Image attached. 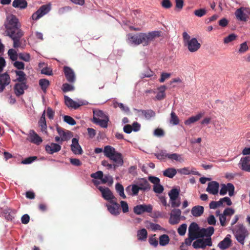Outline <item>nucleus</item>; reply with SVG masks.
<instances>
[{
    "label": "nucleus",
    "mask_w": 250,
    "mask_h": 250,
    "mask_svg": "<svg viewBox=\"0 0 250 250\" xmlns=\"http://www.w3.org/2000/svg\"><path fill=\"white\" fill-rule=\"evenodd\" d=\"M64 100L65 104L69 107H71L76 109L80 106V104L66 96H64Z\"/></svg>",
    "instance_id": "obj_27"
},
{
    "label": "nucleus",
    "mask_w": 250,
    "mask_h": 250,
    "mask_svg": "<svg viewBox=\"0 0 250 250\" xmlns=\"http://www.w3.org/2000/svg\"><path fill=\"white\" fill-rule=\"evenodd\" d=\"M109 118L101 119L98 120L96 118H93V122L101 127L103 128H106L108 126V122H109Z\"/></svg>",
    "instance_id": "obj_32"
},
{
    "label": "nucleus",
    "mask_w": 250,
    "mask_h": 250,
    "mask_svg": "<svg viewBox=\"0 0 250 250\" xmlns=\"http://www.w3.org/2000/svg\"><path fill=\"white\" fill-rule=\"evenodd\" d=\"M200 229L197 223H191L188 227V235H190L196 238H199L200 236Z\"/></svg>",
    "instance_id": "obj_13"
},
{
    "label": "nucleus",
    "mask_w": 250,
    "mask_h": 250,
    "mask_svg": "<svg viewBox=\"0 0 250 250\" xmlns=\"http://www.w3.org/2000/svg\"><path fill=\"white\" fill-rule=\"evenodd\" d=\"M137 184L140 188V190L148 191L151 188V186L147 180L145 178L139 179Z\"/></svg>",
    "instance_id": "obj_22"
},
{
    "label": "nucleus",
    "mask_w": 250,
    "mask_h": 250,
    "mask_svg": "<svg viewBox=\"0 0 250 250\" xmlns=\"http://www.w3.org/2000/svg\"><path fill=\"white\" fill-rule=\"evenodd\" d=\"M203 114L201 113L198 114L195 116H192L187 120L185 121L184 124L187 125H189L196 122L198 121L203 116Z\"/></svg>",
    "instance_id": "obj_31"
},
{
    "label": "nucleus",
    "mask_w": 250,
    "mask_h": 250,
    "mask_svg": "<svg viewBox=\"0 0 250 250\" xmlns=\"http://www.w3.org/2000/svg\"><path fill=\"white\" fill-rule=\"evenodd\" d=\"M50 10V7L48 5H43L35 12L32 16L33 20L37 21L46 14Z\"/></svg>",
    "instance_id": "obj_7"
},
{
    "label": "nucleus",
    "mask_w": 250,
    "mask_h": 250,
    "mask_svg": "<svg viewBox=\"0 0 250 250\" xmlns=\"http://www.w3.org/2000/svg\"><path fill=\"white\" fill-rule=\"evenodd\" d=\"M138 112H140L141 114L144 115L145 118L147 120H149L152 117H154L155 116V112L151 110V109H148V110H137Z\"/></svg>",
    "instance_id": "obj_29"
},
{
    "label": "nucleus",
    "mask_w": 250,
    "mask_h": 250,
    "mask_svg": "<svg viewBox=\"0 0 250 250\" xmlns=\"http://www.w3.org/2000/svg\"><path fill=\"white\" fill-rule=\"evenodd\" d=\"M121 207L124 213L128 212V206L126 202L121 201L120 202Z\"/></svg>",
    "instance_id": "obj_64"
},
{
    "label": "nucleus",
    "mask_w": 250,
    "mask_h": 250,
    "mask_svg": "<svg viewBox=\"0 0 250 250\" xmlns=\"http://www.w3.org/2000/svg\"><path fill=\"white\" fill-rule=\"evenodd\" d=\"M4 25L6 29V35L16 33L18 30H21L20 27L19 20L13 14L8 15L6 17Z\"/></svg>",
    "instance_id": "obj_3"
},
{
    "label": "nucleus",
    "mask_w": 250,
    "mask_h": 250,
    "mask_svg": "<svg viewBox=\"0 0 250 250\" xmlns=\"http://www.w3.org/2000/svg\"><path fill=\"white\" fill-rule=\"evenodd\" d=\"M187 225L186 224H183L179 226L177 229L178 234L181 236H183L185 234L187 230Z\"/></svg>",
    "instance_id": "obj_47"
},
{
    "label": "nucleus",
    "mask_w": 250,
    "mask_h": 250,
    "mask_svg": "<svg viewBox=\"0 0 250 250\" xmlns=\"http://www.w3.org/2000/svg\"><path fill=\"white\" fill-rule=\"evenodd\" d=\"M115 188L117 191L119 193L120 196L123 199L126 198V196L124 193V188L123 186L120 183L116 184Z\"/></svg>",
    "instance_id": "obj_44"
},
{
    "label": "nucleus",
    "mask_w": 250,
    "mask_h": 250,
    "mask_svg": "<svg viewBox=\"0 0 250 250\" xmlns=\"http://www.w3.org/2000/svg\"><path fill=\"white\" fill-rule=\"evenodd\" d=\"M185 46H187L188 50L191 52L197 51L201 47V44L198 42L196 38H192L187 44Z\"/></svg>",
    "instance_id": "obj_15"
},
{
    "label": "nucleus",
    "mask_w": 250,
    "mask_h": 250,
    "mask_svg": "<svg viewBox=\"0 0 250 250\" xmlns=\"http://www.w3.org/2000/svg\"><path fill=\"white\" fill-rule=\"evenodd\" d=\"M214 229L213 227H209L207 229L203 228L200 230V237L206 236L207 238L211 237L213 234Z\"/></svg>",
    "instance_id": "obj_24"
},
{
    "label": "nucleus",
    "mask_w": 250,
    "mask_h": 250,
    "mask_svg": "<svg viewBox=\"0 0 250 250\" xmlns=\"http://www.w3.org/2000/svg\"><path fill=\"white\" fill-rule=\"evenodd\" d=\"M13 65L17 69L21 70H23L24 69L25 64L22 62L15 61V62L13 63Z\"/></svg>",
    "instance_id": "obj_55"
},
{
    "label": "nucleus",
    "mask_w": 250,
    "mask_h": 250,
    "mask_svg": "<svg viewBox=\"0 0 250 250\" xmlns=\"http://www.w3.org/2000/svg\"><path fill=\"white\" fill-rule=\"evenodd\" d=\"M219 184L216 181H212L208 183L207 191L213 195L217 194L218 192Z\"/></svg>",
    "instance_id": "obj_23"
},
{
    "label": "nucleus",
    "mask_w": 250,
    "mask_h": 250,
    "mask_svg": "<svg viewBox=\"0 0 250 250\" xmlns=\"http://www.w3.org/2000/svg\"><path fill=\"white\" fill-rule=\"evenodd\" d=\"M61 146L56 143H51L45 146V150L47 153L53 154L54 153L59 152L61 149Z\"/></svg>",
    "instance_id": "obj_20"
},
{
    "label": "nucleus",
    "mask_w": 250,
    "mask_h": 250,
    "mask_svg": "<svg viewBox=\"0 0 250 250\" xmlns=\"http://www.w3.org/2000/svg\"><path fill=\"white\" fill-rule=\"evenodd\" d=\"M15 73L18 77L15 81H18L19 83H26V75L23 71L21 70H15Z\"/></svg>",
    "instance_id": "obj_28"
},
{
    "label": "nucleus",
    "mask_w": 250,
    "mask_h": 250,
    "mask_svg": "<svg viewBox=\"0 0 250 250\" xmlns=\"http://www.w3.org/2000/svg\"><path fill=\"white\" fill-rule=\"evenodd\" d=\"M10 82V77L7 72L0 73V93L4 91L6 86L8 85Z\"/></svg>",
    "instance_id": "obj_8"
},
{
    "label": "nucleus",
    "mask_w": 250,
    "mask_h": 250,
    "mask_svg": "<svg viewBox=\"0 0 250 250\" xmlns=\"http://www.w3.org/2000/svg\"><path fill=\"white\" fill-rule=\"evenodd\" d=\"M39 125L42 127V131H45L47 128V125L45 120V111L44 110L39 121Z\"/></svg>",
    "instance_id": "obj_40"
},
{
    "label": "nucleus",
    "mask_w": 250,
    "mask_h": 250,
    "mask_svg": "<svg viewBox=\"0 0 250 250\" xmlns=\"http://www.w3.org/2000/svg\"><path fill=\"white\" fill-rule=\"evenodd\" d=\"M246 10V8L244 7H241L240 8L237 9L235 13L236 18L241 21H247L248 16L245 12V11Z\"/></svg>",
    "instance_id": "obj_21"
},
{
    "label": "nucleus",
    "mask_w": 250,
    "mask_h": 250,
    "mask_svg": "<svg viewBox=\"0 0 250 250\" xmlns=\"http://www.w3.org/2000/svg\"><path fill=\"white\" fill-rule=\"evenodd\" d=\"M170 123L173 125H177L179 123V120L178 116L173 111H172L170 114Z\"/></svg>",
    "instance_id": "obj_45"
},
{
    "label": "nucleus",
    "mask_w": 250,
    "mask_h": 250,
    "mask_svg": "<svg viewBox=\"0 0 250 250\" xmlns=\"http://www.w3.org/2000/svg\"><path fill=\"white\" fill-rule=\"evenodd\" d=\"M4 217L5 219L8 221H12L14 218V213L9 211V209L5 210L4 212Z\"/></svg>",
    "instance_id": "obj_53"
},
{
    "label": "nucleus",
    "mask_w": 250,
    "mask_h": 250,
    "mask_svg": "<svg viewBox=\"0 0 250 250\" xmlns=\"http://www.w3.org/2000/svg\"><path fill=\"white\" fill-rule=\"evenodd\" d=\"M161 36V32L152 31L148 33H139L137 34H128L127 35L128 41L134 45L143 44L144 46L148 45L150 42L157 37Z\"/></svg>",
    "instance_id": "obj_2"
},
{
    "label": "nucleus",
    "mask_w": 250,
    "mask_h": 250,
    "mask_svg": "<svg viewBox=\"0 0 250 250\" xmlns=\"http://www.w3.org/2000/svg\"><path fill=\"white\" fill-rule=\"evenodd\" d=\"M227 187V191L229 192V195L232 196L234 194V186L231 183H228L226 185Z\"/></svg>",
    "instance_id": "obj_56"
},
{
    "label": "nucleus",
    "mask_w": 250,
    "mask_h": 250,
    "mask_svg": "<svg viewBox=\"0 0 250 250\" xmlns=\"http://www.w3.org/2000/svg\"><path fill=\"white\" fill-rule=\"evenodd\" d=\"M63 70L67 81L70 83H75L76 81V75L74 70L70 67L67 66H64Z\"/></svg>",
    "instance_id": "obj_10"
},
{
    "label": "nucleus",
    "mask_w": 250,
    "mask_h": 250,
    "mask_svg": "<svg viewBox=\"0 0 250 250\" xmlns=\"http://www.w3.org/2000/svg\"><path fill=\"white\" fill-rule=\"evenodd\" d=\"M181 211L180 209H173L171 210L170 217L169 220V223L171 225H176L178 224L180 220Z\"/></svg>",
    "instance_id": "obj_11"
},
{
    "label": "nucleus",
    "mask_w": 250,
    "mask_h": 250,
    "mask_svg": "<svg viewBox=\"0 0 250 250\" xmlns=\"http://www.w3.org/2000/svg\"><path fill=\"white\" fill-rule=\"evenodd\" d=\"M148 228L150 229L153 231H156L157 230H163V228L157 224H154L151 222L149 223Z\"/></svg>",
    "instance_id": "obj_50"
},
{
    "label": "nucleus",
    "mask_w": 250,
    "mask_h": 250,
    "mask_svg": "<svg viewBox=\"0 0 250 250\" xmlns=\"http://www.w3.org/2000/svg\"><path fill=\"white\" fill-rule=\"evenodd\" d=\"M93 118H96L98 120L101 119L109 118L108 116L105 115L102 110H93Z\"/></svg>",
    "instance_id": "obj_38"
},
{
    "label": "nucleus",
    "mask_w": 250,
    "mask_h": 250,
    "mask_svg": "<svg viewBox=\"0 0 250 250\" xmlns=\"http://www.w3.org/2000/svg\"><path fill=\"white\" fill-rule=\"evenodd\" d=\"M250 162V157H245L242 158L240 160V162L239 163V167L243 170L246 171L247 167L249 165V162Z\"/></svg>",
    "instance_id": "obj_34"
},
{
    "label": "nucleus",
    "mask_w": 250,
    "mask_h": 250,
    "mask_svg": "<svg viewBox=\"0 0 250 250\" xmlns=\"http://www.w3.org/2000/svg\"><path fill=\"white\" fill-rule=\"evenodd\" d=\"M247 235L248 231L245 227L243 225L238 226L235 234L237 240L241 244H243Z\"/></svg>",
    "instance_id": "obj_4"
},
{
    "label": "nucleus",
    "mask_w": 250,
    "mask_h": 250,
    "mask_svg": "<svg viewBox=\"0 0 250 250\" xmlns=\"http://www.w3.org/2000/svg\"><path fill=\"white\" fill-rule=\"evenodd\" d=\"M103 176V172L102 171H98L95 173L91 174L90 175V177L91 178L95 179H100L101 180Z\"/></svg>",
    "instance_id": "obj_54"
},
{
    "label": "nucleus",
    "mask_w": 250,
    "mask_h": 250,
    "mask_svg": "<svg viewBox=\"0 0 250 250\" xmlns=\"http://www.w3.org/2000/svg\"><path fill=\"white\" fill-rule=\"evenodd\" d=\"M143 210V206L141 205H137L133 208L134 212L138 215H140L144 213Z\"/></svg>",
    "instance_id": "obj_63"
},
{
    "label": "nucleus",
    "mask_w": 250,
    "mask_h": 250,
    "mask_svg": "<svg viewBox=\"0 0 250 250\" xmlns=\"http://www.w3.org/2000/svg\"><path fill=\"white\" fill-rule=\"evenodd\" d=\"M177 169L174 168H167L163 171V175L166 177L172 178L177 173Z\"/></svg>",
    "instance_id": "obj_37"
},
{
    "label": "nucleus",
    "mask_w": 250,
    "mask_h": 250,
    "mask_svg": "<svg viewBox=\"0 0 250 250\" xmlns=\"http://www.w3.org/2000/svg\"><path fill=\"white\" fill-rule=\"evenodd\" d=\"M23 32L22 30H18L16 33L8 35L13 41V47L18 48L21 46V38L23 36Z\"/></svg>",
    "instance_id": "obj_9"
},
{
    "label": "nucleus",
    "mask_w": 250,
    "mask_h": 250,
    "mask_svg": "<svg viewBox=\"0 0 250 250\" xmlns=\"http://www.w3.org/2000/svg\"><path fill=\"white\" fill-rule=\"evenodd\" d=\"M101 181L103 184H106L108 182L109 185L112 184L113 181V178L111 176L105 175L103 176L101 179Z\"/></svg>",
    "instance_id": "obj_48"
},
{
    "label": "nucleus",
    "mask_w": 250,
    "mask_h": 250,
    "mask_svg": "<svg viewBox=\"0 0 250 250\" xmlns=\"http://www.w3.org/2000/svg\"><path fill=\"white\" fill-rule=\"evenodd\" d=\"M37 159L36 156H31L25 158L24 160L21 161L22 164H29L32 163L34 161Z\"/></svg>",
    "instance_id": "obj_59"
},
{
    "label": "nucleus",
    "mask_w": 250,
    "mask_h": 250,
    "mask_svg": "<svg viewBox=\"0 0 250 250\" xmlns=\"http://www.w3.org/2000/svg\"><path fill=\"white\" fill-rule=\"evenodd\" d=\"M27 83H16L14 87L15 94L17 96L23 95L24 90L28 88Z\"/></svg>",
    "instance_id": "obj_14"
},
{
    "label": "nucleus",
    "mask_w": 250,
    "mask_h": 250,
    "mask_svg": "<svg viewBox=\"0 0 250 250\" xmlns=\"http://www.w3.org/2000/svg\"><path fill=\"white\" fill-rule=\"evenodd\" d=\"M63 120L65 122L71 125H74L76 124V122L75 120L71 117L68 115L64 116Z\"/></svg>",
    "instance_id": "obj_49"
},
{
    "label": "nucleus",
    "mask_w": 250,
    "mask_h": 250,
    "mask_svg": "<svg viewBox=\"0 0 250 250\" xmlns=\"http://www.w3.org/2000/svg\"><path fill=\"white\" fill-rule=\"evenodd\" d=\"M104 153L105 157L113 161L115 164L112 165L108 163L107 161L104 160L102 162V165L103 166L107 167L108 169L113 168L115 170L117 167L123 165L124 160L122 154L117 151L113 146H105L104 149Z\"/></svg>",
    "instance_id": "obj_1"
},
{
    "label": "nucleus",
    "mask_w": 250,
    "mask_h": 250,
    "mask_svg": "<svg viewBox=\"0 0 250 250\" xmlns=\"http://www.w3.org/2000/svg\"><path fill=\"white\" fill-rule=\"evenodd\" d=\"M153 75V72L150 70L149 69H147L146 71L143 72L141 74V77L142 78H145V77H150L152 76Z\"/></svg>",
    "instance_id": "obj_60"
},
{
    "label": "nucleus",
    "mask_w": 250,
    "mask_h": 250,
    "mask_svg": "<svg viewBox=\"0 0 250 250\" xmlns=\"http://www.w3.org/2000/svg\"><path fill=\"white\" fill-rule=\"evenodd\" d=\"M178 172L181 174L184 175H189L190 174H192L195 175H200V173L195 171V168H192L191 170L189 169V168L188 167H185L182 168H180L177 169Z\"/></svg>",
    "instance_id": "obj_25"
},
{
    "label": "nucleus",
    "mask_w": 250,
    "mask_h": 250,
    "mask_svg": "<svg viewBox=\"0 0 250 250\" xmlns=\"http://www.w3.org/2000/svg\"><path fill=\"white\" fill-rule=\"evenodd\" d=\"M112 205H106L107 209L109 212L112 215H118L120 213V206L116 201H110V202Z\"/></svg>",
    "instance_id": "obj_18"
},
{
    "label": "nucleus",
    "mask_w": 250,
    "mask_h": 250,
    "mask_svg": "<svg viewBox=\"0 0 250 250\" xmlns=\"http://www.w3.org/2000/svg\"><path fill=\"white\" fill-rule=\"evenodd\" d=\"M28 136L29 138L27 140L32 143L39 145L42 142V138L34 130L29 131Z\"/></svg>",
    "instance_id": "obj_17"
},
{
    "label": "nucleus",
    "mask_w": 250,
    "mask_h": 250,
    "mask_svg": "<svg viewBox=\"0 0 250 250\" xmlns=\"http://www.w3.org/2000/svg\"><path fill=\"white\" fill-rule=\"evenodd\" d=\"M167 158L172 161L175 160L177 162H182L184 161L183 158L181 155L177 153H172L167 154Z\"/></svg>",
    "instance_id": "obj_41"
},
{
    "label": "nucleus",
    "mask_w": 250,
    "mask_h": 250,
    "mask_svg": "<svg viewBox=\"0 0 250 250\" xmlns=\"http://www.w3.org/2000/svg\"><path fill=\"white\" fill-rule=\"evenodd\" d=\"M153 190L156 193H161L164 191L163 187L160 184V183L157 185H154Z\"/></svg>",
    "instance_id": "obj_57"
},
{
    "label": "nucleus",
    "mask_w": 250,
    "mask_h": 250,
    "mask_svg": "<svg viewBox=\"0 0 250 250\" xmlns=\"http://www.w3.org/2000/svg\"><path fill=\"white\" fill-rule=\"evenodd\" d=\"M140 190V188L137 184L128 186L125 188L126 191L128 193H129L131 190L132 192L130 194L133 196L138 195Z\"/></svg>",
    "instance_id": "obj_33"
},
{
    "label": "nucleus",
    "mask_w": 250,
    "mask_h": 250,
    "mask_svg": "<svg viewBox=\"0 0 250 250\" xmlns=\"http://www.w3.org/2000/svg\"><path fill=\"white\" fill-rule=\"evenodd\" d=\"M7 54L9 58L12 61H17L18 57H19V54H17V51L14 49H9Z\"/></svg>",
    "instance_id": "obj_43"
},
{
    "label": "nucleus",
    "mask_w": 250,
    "mask_h": 250,
    "mask_svg": "<svg viewBox=\"0 0 250 250\" xmlns=\"http://www.w3.org/2000/svg\"><path fill=\"white\" fill-rule=\"evenodd\" d=\"M19 58L20 59L26 62H29L30 61V55L28 53H19Z\"/></svg>",
    "instance_id": "obj_52"
},
{
    "label": "nucleus",
    "mask_w": 250,
    "mask_h": 250,
    "mask_svg": "<svg viewBox=\"0 0 250 250\" xmlns=\"http://www.w3.org/2000/svg\"><path fill=\"white\" fill-rule=\"evenodd\" d=\"M71 149L73 153L76 155H81L83 153V151L79 144V140L78 139L75 138L72 139Z\"/></svg>",
    "instance_id": "obj_16"
},
{
    "label": "nucleus",
    "mask_w": 250,
    "mask_h": 250,
    "mask_svg": "<svg viewBox=\"0 0 250 250\" xmlns=\"http://www.w3.org/2000/svg\"><path fill=\"white\" fill-rule=\"evenodd\" d=\"M12 6L15 8L24 9L27 6V2L25 0H14Z\"/></svg>",
    "instance_id": "obj_30"
},
{
    "label": "nucleus",
    "mask_w": 250,
    "mask_h": 250,
    "mask_svg": "<svg viewBox=\"0 0 250 250\" xmlns=\"http://www.w3.org/2000/svg\"><path fill=\"white\" fill-rule=\"evenodd\" d=\"M39 83L42 90L45 93L50 84L49 81L46 79H41L39 80Z\"/></svg>",
    "instance_id": "obj_39"
},
{
    "label": "nucleus",
    "mask_w": 250,
    "mask_h": 250,
    "mask_svg": "<svg viewBox=\"0 0 250 250\" xmlns=\"http://www.w3.org/2000/svg\"><path fill=\"white\" fill-rule=\"evenodd\" d=\"M57 131L58 134L61 137L62 142L67 141L69 140L72 136L71 132L68 130L65 131L61 127L57 126Z\"/></svg>",
    "instance_id": "obj_19"
},
{
    "label": "nucleus",
    "mask_w": 250,
    "mask_h": 250,
    "mask_svg": "<svg viewBox=\"0 0 250 250\" xmlns=\"http://www.w3.org/2000/svg\"><path fill=\"white\" fill-rule=\"evenodd\" d=\"M179 189L177 188H172L168 192V196L171 201V207L172 208L179 207L181 204L180 201H177L176 199L179 195Z\"/></svg>",
    "instance_id": "obj_6"
},
{
    "label": "nucleus",
    "mask_w": 250,
    "mask_h": 250,
    "mask_svg": "<svg viewBox=\"0 0 250 250\" xmlns=\"http://www.w3.org/2000/svg\"><path fill=\"white\" fill-rule=\"evenodd\" d=\"M212 242L211 237L197 239L193 243L192 246L194 249H205L207 246H211Z\"/></svg>",
    "instance_id": "obj_5"
},
{
    "label": "nucleus",
    "mask_w": 250,
    "mask_h": 250,
    "mask_svg": "<svg viewBox=\"0 0 250 250\" xmlns=\"http://www.w3.org/2000/svg\"><path fill=\"white\" fill-rule=\"evenodd\" d=\"M237 35L235 34H231L224 39V43H229L237 39Z\"/></svg>",
    "instance_id": "obj_46"
},
{
    "label": "nucleus",
    "mask_w": 250,
    "mask_h": 250,
    "mask_svg": "<svg viewBox=\"0 0 250 250\" xmlns=\"http://www.w3.org/2000/svg\"><path fill=\"white\" fill-rule=\"evenodd\" d=\"M230 238L226 237L223 240L221 241L218 245V246L222 250H225L228 248L231 244Z\"/></svg>",
    "instance_id": "obj_35"
},
{
    "label": "nucleus",
    "mask_w": 250,
    "mask_h": 250,
    "mask_svg": "<svg viewBox=\"0 0 250 250\" xmlns=\"http://www.w3.org/2000/svg\"><path fill=\"white\" fill-rule=\"evenodd\" d=\"M98 189L101 192L103 197L106 200L110 202V201H114V199H116L111 191L108 188H104L102 187H99Z\"/></svg>",
    "instance_id": "obj_12"
},
{
    "label": "nucleus",
    "mask_w": 250,
    "mask_h": 250,
    "mask_svg": "<svg viewBox=\"0 0 250 250\" xmlns=\"http://www.w3.org/2000/svg\"><path fill=\"white\" fill-rule=\"evenodd\" d=\"M204 208L203 206H196L192 208L191 210V214L195 217H199L204 213Z\"/></svg>",
    "instance_id": "obj_26"
},
{
    "label": "nucleus",
    "mask_w": 250,
    "mask_h": 250,
    "mask_svg": "<svg viewBox=\"0 0 250 250\" xmlns=\"http://www.w3.org/2000/svg\"><path fill=\"white\" fill-rule=\"evenodd\" d=\"M74 87L68 83H65L62 84V90L64 92L73 91Z\"/></svg>",
    "instance_id": "obj_51"
},
{
    "label": "nucleus",
    "mask_w": 250,
    "mask_h": 250,
    "mask_svg": "<svg viewBox=\"0 0 250 250\" xmlns=\"http://www.w3.org/2000/svg\"><path fill=\"white\" fill-rule=\"evenodd\" d=\"M156 234H154L152 236L149 238V242L151 245L156 247L158 245V241L155 237Z\"/></svg>",
    "instance_id": "obj_61"
},
{
    "label": "nucleus",
    "mask_w": 250,
    "mask_h": 250,
    "mask_svg": "<svg viewBox=\"0 0 250 250\" xmlns=\"http://www.w3.org/2000/svg\"><path fill=\"white\" fill-rule=\"evenodd\" d=\"M137 236L138 240L146 241L147 237V232L146 229H142L138 230Z\"/></svg>",
    "instance_id": "obj_36"
},
{
    "label": "nucleus",
    "mask_w": 250,
    "mask_h": 250,
    "mask_svg": "<svg viewBox=\"0 0 250 250\" xmlns=\"http://www.w3.org/2000/svg\"><path fill=\"white\" fill-rule=\"evenodd\" d=\"M195 15L198 17H202L207 13V10L205 9H199L194 11Z\"/></svg>",
    "instance_id": "obj_58"
},
{
    "label": "nucleus",
    "mask_w": 250,
    "mask_h": 250,
    "mask_svg": "<svg viewBox=\"0 0 250 250\" xmlns=\"http://www.w3.org/2000/svg\"><path fill=\"white\" fill-rule=\"evenodd\" d=\"M248 49L249 47L247 45V42H245L240 44V47L238 51L239 53H242L246 52Z\"/></svg>",
    "instance_id": "obj_62"
},
{
    "label": "nucleus",
    "mask_w": 250,
    "mask_h": 250,
    "mask_svg": "<svg viewBox=\"0 0 250 250\" xmlns=\"http://www.w3.org/2000/svg\"><path fill=\"white\" fill-rule=\"evenodd\" d=\"M169 236L167 234H163L159 237V244L162 246L167 245L169 242Z\"/></svg>",
    "instance_id": "obj_42"
}]
</instances>
